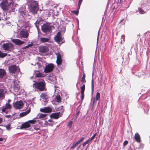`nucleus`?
I'll list each match as a JSON object with an SVG mask.
<instances>
[{
  "label": "nucleus",
  "instance_id": "5",
  "mask_svg": "<svg viewBox=\"0 0 150 150\" xmlns=\"http://www.w3.org/2000/svg\"><path fill=\"white\" fill-rule=\"evenodd\" d=\"M54 66L53 64L50 63L46 65L44 69V72L47 73L52 72L54 69Z\"/></svg>",
  "mask_w": 150,
  "mask_h": 150
},
{
  "label": "nucleus",
  "instance_id": "7",
  "mask_svg": "<svg viewBox=\"0 0 150 150\" xmlns=\"http://www.w3.org/2000/svg\"><path fill=\"white\" fill-rule=\"evenodd\" d=\"M51 28L49 25L44 24L41 26L42 30L45 33L49 32L51 30Z\"/></svg>",
  "mask_w": 150,
  "mask_h": 150
},
{
  "label": "nucleus",
  "instance_id": "20",
  "mask_svg": "<svg viewBox=\"0 0 150 150\" xmlns=\"http://www.w3.org/2000/svg\"><path fill=\"white\" fill-rule=\"evenodd\" d=\"M30 127V124L28 122H25L24 123L22 124L20 127L21 129H23L24 128H28Z\"/></svg>",
  "mask_w": 150,
  "mask_h": 150
},
{
  "label": "nucleus",
  "instance_id": "62",
  "mask_svg": "<svg viewBox=\"0 0 150 150\" xmlns=\"http://www.w3.org/2000/svg\"><path fill=\"white\" fill-rule=\"evenodd\" d=\"M129 150H132V149H129Z\"/></svg>",
  "mask_w": 150,
  "mask_h": 150
},
{
  "label": "nucleus",
  "instance_id": "41",
  "mask_svg": "<svg viewBox=\"0 0 150 150\" xmlns=\"http://www.w3.org/2000/svg\"><path fill=\"white\" fill-rule=\"evenodd\" d=\"M6 127L7 129L8 130H10L11 128V125L10 124H8L6 126Z\"/></svg>",
  "mask_w": 150,
  "mask_h": 150
},
{
  "label": "nucleus",
  "instance_id": "9",
  "mask_svg": "<svg viewBox=\"0 0 150 150\" xmlns=\"http://www.w3.org/2000/svg\"><path fill=\"white\" fill-rule=\"evenodd\" d=\"M18 69H19V71H20V69L19 67H17L16 65H11L9 66L8 67L9 72L13 74H15Z\"/></svg>",
  "mask_w": 150,
  "mask_h": 150
},
{
  "label": "nucleus",
  "instance_id": "21",
  "mask_svg": "<svg viewBox=\"0 0 150 150\" xmlns=\"http://www.w3.org/2000/svg\"><path fill=\"white\" fill-rule=\"evenodd\" d=\"M100 98V94L99 92H97L96 96V97H94L93 98V105H94L95 102L96 100H99Z\"/></svg>",
  "mask_w": 150,
  "mask_h": 150
},
{
  "label": "nucleus",
  "instance_id": "56",
  "mask_svg": "<svg viewBox=\"0 0 150 150\" xmlns=\"http://www.w3.org/2000/svg\"><path fill=\"white\" fill-rule=\"evenodd\" d=\"M11 101V100L10 99H9L8 100V103H8L9 104H9V103Z\"/></svg>",
  "mask_w": 150,
  "mask_h": 150
},
{
  "label": "nucleus",
  "instance_id": "47",
  "mask_svg": "<svg viewBox=\"0 0 150 150\" xmlns=\"http://www.w3.org/2000/svg\"><path fill=\"white\" fill-rule=\"evenodd\" d=\"M5 117L6 118H11L12 117V116L11 115H5Z\"/></svg>",
  "mask_w": 150,
  "mask_h": 150
},
{
  "label": "nucleus",
  "instance_id": "4",
  "mask_svg": "<svg viewBox=\"0 0 150 150\" xmlns=\"http://www.w3.org/2000/svg\"><path fill=\"white\" fill-rule=\"evenodd\" d=\"M2 47L3 50L6 51H7L8 52L12 51L14 47L13 44L11 42L4 43Z\"/></svg>",
  "mask_w": 150,
  "mask_h": 150
},
{
  "label": "nucleus",
  "instance_id": "2",
  "mask_svg": "<svg viewBox=\"0 0 150 150\" xmlns=\"http://www.w3.org/2000/svg\"><path fill=\"white\" fill-rule=\"evenodd\" d=\"M30 10L33 14L37 13L38 10V5L36 1H32L30 2L29 5Z\"/></svg>",
  "mask_w": 150,
  "mask_h": 150
},
{
  "label": "nucleus",
  "instance_id": "61",
  "mask_svg": "<svg viewBox=\"0 0 150 150\" xmlns=\"http://www.w3.org/2000/svg\"><path fill=\"white\" fill-rule=\"evenodd\" d=\"M122 0H120V2H121L122 1Z\"/></svg>",
  "mask_w": 150,
  "mask_h": 150
},
{
  "label": "nucleus",
  "instance_id": "39",
  "mask_svg": "<svg viewBox=\"0 0 150 150\" xmlns=\"http://www.w3.org/2000/svg\"><path fill=\"white\" fill-rule=\"evenodd\" d=\"M90 142L89 140V139H88L83 144V146H85L86 144H88L89 142Z\"/></svg>",
  "mask_w": 150,
  "mask_h": 150
},
{
  "label": "nucleus",
  "instance_id": "30",
  "mask_svg": "<svg viewBox=\"0 0 150 150\" xmlns=\"http://www.w3.org/2000/svg\"><path fill=\"white\" fill-rule=\"evenodd\" d=\"M86 78V74L84 73H83V75L81 79V82L83 83H86V81L85 79Z\"/></svg>",
  "mask_w": 150,
  "mask_h": 150
},
{
  "label": "nucleus",
  "instance_id": "45",
  "mask_svg": "<svg viewBox=\"0 0 150 150\" xmlns=\"http://www.w3.org/2000/svg\"><path fill=\"white\" fill-rule=\"evenodd\" d=\"M144 3L146 5H150V1H146Z\"/></svg>",
  "mask_w": 150,
  "mask_h": 150
},
{
  "label": "nucleus",
  "instance_id": "33",
  "mask_svg": "<svg viewBox=\"0 0 150 150\" xmlns=\"http://www.w3.org/2000/svg\"><path fill=\"white\" fill-rule=\"evenodd\" d=\"M57 109H58L57 110V111H59V110L61 111V112H60L61 113V114H62V115L63 114V112L64 111V109L63 108V106H62L61 107Z\"/></svg>",
  "mask_w": 150,
  "mask_h": 150
},
{
  "label": "nucleus",
  "instance_id": "59",
  "mask_svg": "<svg viewBox=\"0 0 150 150\" xmlns=\"http://www.w3.org/2000/svg\"><path fill=\"white\" fill-rule=\"evenodd\" d=\"M124 21V19H122L120 21V22L121 23V22H122V21Z\"/></svg>",
  "mask_w": 150,
  "mask_h": 150
},
{
  "label": "nucleus",
  "instance_id": "42",
  "mask_svg": "<svg viewBox=\"0 0 150 150\" xmlns=\"http://www.w3.org/2000/svg\"><path fill=\"white\" fill-rule=\"evenodd\" d=\"M72 12L75 15H77L79 13V11H72Z\"/></svg>",
  "mask_w": 150,
  "mask_h": 150
},
{
  "label": "nucleus",
  "instance_id": "27",
  "mask_svg": "<svg viewBox=\"0 0 150 150\" xmlns=\"http://www.w3.org/2000/svg\"><path fill=\"white\" fill-rule=\"evenodd\" d=\"M41 98L45 100H47L48 98V96L46 93H42L40 95Z\"/></svg>",
  "mask_w": 150,
  "mask_h": 150
},
{
  "label": "nucleus",
  "instance_id": "50",
  "mask_svg": "<svg viewBox=\"0 0 150 150\" xmlns=\"http://www.w3.org/2000/svg\"><path fill=\"white\" fill-rule=\"evenodd\" d=\"M29 48L28 47V45H27L26 46H25L23 48H22L23 49H25Z\"/></svg>",
  "mask_w": 150,
  "mask_h": 150
},
{
  "label": "nucleus",
  "instance_id": "19",
  "mask_svg": "<svg viewBox=\"0 0 150 150\" xmlns=\"http://www.w3.org/2000/svg\"><path fill=\"white\" fill-rule=\"evenodd\" d=\"M11 106L10 104L6 103L5 106L4 107L2 108L1 112H6L7 114L6 111L7 109H10L11 108Z\"/></svg>",
  "mask_w": 150,
  "mask_h": 150
},
{
  "label": "nucleus",
  "instance_id": "12",
  "mask_svg": "<svg viewBox=\"0 0 150 150\" xmlns=\"http://www.w3.org/2000/svg\"><path fill=\"white\" fill-rule=\"evenodd\" d=\"M54 39L55 41L58 42H59L63 40V39L60 31L57 33L56 36L54 37Z\"/></svg>",
  "mask_w": 150,
  "mask_h": 150
},
{
  "label": "nucleus",
  "instance_id": "6",
  "mask_svg": "<svg viewBox=\"0 0 150 150\" xmlns=\"http://www.w3.org/2000/svg\"><path fill=\"white\" fill-rule=\"evenodd\" d=\"M23 105L22 101L20 100L13 103V106L16 110L20 109L23 108Z\"/></svg>",
  "mask_w": 150,
  "mask_h": 150
},
{
  "label": "nucleus",
  "instance_id": "51",
  "mask_svg": "<svg viewBox=\"0 0 150 150\" xmlns=\"http://www.w3.org/2000/svg\"><path fill=\"white\" fill-rule=\"evenodd\" d=\"M3 122V119L1 118L0 117V124Z\"/></svg>",
  "mask_w": 150,
  "mask_h": 150
},
{
  "label": "nucleus",
  "instance_id": "60",
  "mask_svg": "<svg viewBox=\"0 0 150 150\" xmlns=\"http://www.w3.org/2000/svg\"><path fill=\"white\" fill-rule=\"evenodd\" d=\"M47 122V124H48L49 125H50V124H49V123H48L47 122Z\"/></svg>",
  "mask_w": 150,
  "mask_h": 150
},
{
  "label": "nucleus",
  "instance_id": "24",
  "mask_svg": "<svg viewBox=\"0 0 150 150\" xmlns=\"http://www.w3.org/2000/svg\"><path fill=\"white\" fill-rule=\"evenodd\" d=\"M6 74L5 71L2 69H0V78H3Z\"/></svg>",
  "mask_w": 150,
  "mask_h": 150
},
{
  "label": "nucleus",
  "instance_id": "55",
  "mask_svg": "<svg viewBox=\"0 0 150 150\" xmlns=\"http://www.w3.org/2000/svg\"><path fill=\"white\" fill-rule=\"evenodd\" d=\"M81 142L80 141V140H78L76 142L77 143V144H78L79 143H80Z\"/></svg>",
  "mask_w": 150,
  "mask_h": 150
},
{
  "label": "nucleus",
  "instance_id": "44",
  "mask_svg": "<svg viewBox=\"0 0 150 150\" xmlns=\"http://www.w3.org/2000/svg\"><path fill=\"white\" fill-rule=\"evenodd\" d=\"M128 142L127 141H125L123 143V146H125L126 145H127L128 144Z\"/></svg>",
  "mask_w": 150,
  "mask_h": 150
},
{
  "label": "nucleus",
  "instance_id": "29",
  "mask_svg": "<svg viewBox=\"0 0 150 150\" xmlns=\"http://www.w3.org/2000/svg\"><path fill=\"white\" fill-rule=\"evenodd\" d=\"M4 90L2 89H0V99L3 98L4 96Z\"/></svg>",
  "mask_w": 150,
  "mask_h": 150
},
{
  "label": "nucleus",
  "instance_id": "23",
  "mask_svg": "<svg viewBox=\"0 0 150 150\" xmlns=\"http://www.w3.org/2000/svg\"><path fill=\"white\" fill-rule=\"evenodd\" d=\"M20 86L17 82L14 81L13 88L14 90L16 91H18L20 88Z\"/></svg>",
  "mask_w": 150,
  "mask_h": 150
},
{
  "label": "nucleus",
  "instance_id": "43",
  "mask_svg": "<svg viewBox=\"0 0 150 150\" xmlns=\"http://www.w3.org/2000/svg\"><path fill=\"white\" fill-rule=\"evenodd\" d=\"M83 0H79L78 7L79 8Z\"/></svg>",
  "mask_w": 150,
  "mask_h": 150
},
{
  "label": "nucleus",
  "instance_id": "28",
  "mask_svg": "<svg viewBox=\"0 0 150 150\" xmlns=\"http://www.w3.org/2000/svg\"><path fill=\"white\" fill-rule=\"evenodd\" d=\"M55 100L57 102L60 103L62 101V99L60 95H59L56 96Z\"/></svg>",
  "mask_w": 150,
  "mask_h": 150
},
{
  "label": "nucleus",
  "instance_id": "54",
  "mask_svg": "<svg viewBox=\"0 0 150 150\" xmlns=\"http://www.w3.org/2000/svg\"><path fill=\"white\" fill-rule=\"evenodd\" d=\"M48 122H53V121L51 119H49L48 120Z\"/></svg>",
  "mask_w": 150,
  "mask_h": 150
},
{
  "label": "nucleus",
  "instance_id": "31",
  "mask_svg": "<svg viewBox=\"0 0 150 150\" xmlns=\"http://www.w3.org/2000/svg\"><path fill=\"white\" fill-rule=\"evenodd\" d=\"M49 40L47 38H40V41L42 42H48Z\"/></svg>",
  "mask_w": 150,
  "mask_h": 150
},
{
  "label": "nucleus",
  "instance_id": "37",
  "mask_svg": "<svg viewBox=\"0 0 150 150\" xmlns=\"http://www.w3.org/2000/svg\"><path fill=\"white\" fill-rule=\"evenodd\" d=\"M47 116V114H41L40 116L39 117L40 118H43L45 117H46Z\"/></svg>",
  "mask_w": 150,
  "mask_h": 150
},
{
  "label": "nucleus",
  "instance_id": "25",
  "mask_svg": "<svg viewBox=\"0 0 150 150\" xmlns=\"http://www.w3.org/2000/svg\"><path fill=\"white\" fill-rule=\"evenodd\" d=\"M42 21L43 20L42 18H39L37 19L35 23L36 27L38 29L39 27V26L38 25L40 24Z\"/></svg>",
  "mask_w": 150,
  "mask_h": 150
},
{
  "label": "nucleus",
  "instance_id": "8",
  "mask_svg": "<svg viewBox=\"0 0 150 150\" xmlns=\"http://www.w3.org/2000/svg\"><path fill=\"white\" fill-rule=\"evenodd\" d=\"M20 36L21 38H28L29 34L27 30L25 29H22L19 33Z\"/></svg>",
  "mask_w": 150,
  "mask_h": 150
},
{
  "label": "nucleus",
  "instance_id": "53",
  "mask_svg": "<svg viewBox=\"0 0 150 150\" xmlns=\"http://www.w3.org/2000/svg\"><path fill=\"white\" fill-rule=\"evenodd\" d=\"M34 129L36 130H38L40 129L38 128L35 127L34 128Z\"/></svg>",
  "mask_w": 150,
  "mask_h": 150
},
{
  "label": "nucleus",
  "instance_id": "48",
  "mask_svg": "<svg viewBox=\"0 0 150 150\" xmlns=\"http://www.w3.org/2000/svg\"><path fill=\"white\" fill-rule=\"evenodd\" d=\"M79 112H80V110H78V111H77V112H76V115L77 116H78L79 113Z\"/></svg>",
  "mask_w": 150,
  "mask_h": 150
},
{
  "label": "nucleus",
  "instance_id": "11",
  "mask_svg": "<svg viewBox=\"0 0 150 150\" xmlns=\"http://www.w3.org/2000/svg\"><path fill=\"white\" fill-rule=\"evenodd\" d=\"M56 54L57 55L56 63L58 65H60L62 63V55L59 53H56Z\"/></svg>",
  "mask_w": 150,
  "mask_h": 150
},
{
  "label": "nucleus",
  "instance_id": "52",
  "mask_svg": "<svg viewBox=\"0 0 150 150\" xmlns=\"http://www.w3.org/2000/svg\"><path fill=\"white\" fill-rule=\"evenodd\" d=\"M84 139V137H82L81 138V139H80V140L82 142L83 141Z\"/></svg>",
  "mask_w": 150,
  "mask_h": 150
},
{
  "label": "nucleus",
  "instance_id": "15",
  "mask_svg": "<svg viewBox=\"0 0 150 150\" xmlns=\"http://www.w3.org/2000/svg\"><path fill=\"white\" fill-rule=\"evenodd\" d=\"M85 89V84H83V85L81 87V100L82 101L84 97V91Z\"/></svg>",
  "mask_w": 150,
  "mask_h": 150
},
{
  "label": "nucleus",
  "instance_id": "18",
  "mask_svg": "<svg viewBox=\"0 0 150 150\" xmlns=\"http://www.w3.org/2000/svg\"><path fill=\"white\" fill-rule=\"evenodd\" d=\"M49 50L47 47L45 46L40 47H39L40 52L42 53H45L48 51Z\"/></svg>",
  "mask_w": 150,
  "mask_h": 150
},
{
  "label": "nucleus",
  "instance_id": "16",
  "mask_svg": "<svg viewBox=\"0 0 150 150\" xmlns=\"http://www.w3.org/2000/svg\"><path fill=\"white\" fill-rule=\"evenodd\" d=\"M52 110L51 108L49 107H44L40 109V111L44 113H50L52 112Z\"/></svg>",
  "mask_w": 150,
  "mask_h": 150
},
{
  "label": "nucleus",
  "instance_id": "22",
  "mask_svg": "<svg viewBox=\"0 0 150 150\" xmlns=\"http://www.w3.org/2000/svg\"><path fill=\"white\" fill-rule=\"evenodd\" d=\"M134 137L136 141L138 143H140L141 142V137L138 133L137 132L135 134Z\"/></svg>",
  "mask_w": 150,
  "mask_h": 150
},
{
  "label": "nucleus",
  "instance_id": "26",
  "mask_svg": "<svg viewBox=\"0 0 150 150\" xmlns=\"http://www.w3.org/2000/svg\"><path fill=\"white\" fill-rule=\"evenodd\" d=\"M30 110L29 109L27 111L21 113L19 115L21 117H23L26 116L30 113Z\"/></svg>",
  "mask_w": 150,
  "mask_h": 150
},
{
  "label": "nucleus",
  "instance_id": "36",
  "mask_svg": "<svg viewBox=\"0 0 150 150\" xmlns=\"http://www.w3.org/2000/svg\"><path fill=\"white\" fill-rule=\"evenodd\" d=\"M94 81L92 79L91 81V88H92V93L93 92L94 90Z\"/></svg>",
  "mask_w": 150,
  "mask_h": 150
},
{
  "label": "nucleus",
  "instance_id": "46",
  "mask_svg": "<svg viewBox=\"0 0 150 150\" xmlns=\"http://www.w3.org/2000/svg\"><path fill=\"white\" fill-rule=\"evenodd\" d=\"M95 137V136H94L93 135V136L91 137V138L88 139L90 141V142Z\"/></svg>",
  "mask_w": 150,
  "mask_h": 150
},
{
  "label": "nucleus",
  "instance_id": "10",
  "mask_svg": "<svg viewBox=\"0 0 150 150\" xmlns=\"http://www.w3.org/2000/svg\"><path fill=\"white\" fill-rule=\"evenodd\" d=\"M62 114H61L60 112H54L50 116V117L51 118H53L55 119H58L59 117H62Z\"/></svg>",
  "mask_w": 150,
  "mask_h": 150
},
{
  "label": "nucleus",
  "instance_id": "57",
  "mask_svg": "<svg viewBox=\"0 0 150 150\" xmlns=\"http://www.w3.org/2000/svg\"><path fill=\"white\" fill-rule=\"evenodd\" d=\"M3 140V139L2 138H0V141H2Z\"/></svg>",
  "mask_w": 150,
  "mask_h": 150
},
{
  "label": "nucleus",
  "instance_id": "49",
  "mask_svg": "<svg viewBox=\"0 0 150 150\" xmlns=\"http://www.w3.org/2000/svg\"><path fill=\"white\" fill-rule=\"evenodd\" d=\"M28 45V47H29L32 46L33 45V44H29Z\"/></svg>",
  "mask_w": 150,
  "mask_h": 150
},
{
  "label": "nucleus",
  "instance_id": "17",
  "mask_svg": "<svg viewBox=\"0 0 150 150\" xmlns=\"http://www.w3.org/2000/svg\"><path fill=\"white\" fill-rule=\"evenodd\" d=\"M35 77L36 78L44 77L45 76L43 73L40 72L39 70H35Z\"/></svg>",
  "mask_w": 150,
  "mask_h": 150
},
{
  "label": "nucleus",
  "instance_id": "1",
  "mask_svg": "<svg viewBox=\"0 0 150 150\" xmlns=\"http://www.w3.org/2000/svg\"><path fill=\"white\" fill-rule=\"evenodd\" d=\"M33 86L36 89L40 91H46V83L43 80L42 81H36L33 84Z\"/></svg>",
  "mask_w": 150,
  "mask_h": 150
},
{
  "label": "nucleus",
  "instance_id": "38",
  "mask_svg": "<svg viewBox=\"0 0 150 150\" xmlns=\"http://www.w3.org/2000/svg\"><path fill=\"white\" fill-rule=\"evenodd\" d=\"M78 145V144L77 143V142L74 143L73 146L71 147V148L72 149H74Z\"/></svg>",
  "mask_w": 150,
  "mask_h": 150
},
{
  "label": "nucleus",
  "instance_id": "40",
  "mask_svg": "<svg viewBox=\"0 0 150 150\" xmlns=\"http://www.w3.org/2000/svg\"><path fill=\"white\" fill-rule=\"evenodd\" d=\"M121 39H122L121 40V42L122 43V41H123L124 42L125 41V35H122Z\"/></svg>",
  "mask_w": 150,
  "mask_h": 150
},
{
  "label": "nucleus",
  "instance_id": "14",
  "mask_svg": "<svg viewBox=\"0 0 150 150\" xmlns=\"http://www.w3.org/2000/svg\"><path fill=\"white\" fill-rule=\"evenodd\" d=\"M115 49L116 52H120L121 53L123 50H124L125 49V48L123 47L122 44L119 45H117L115 46Z\"/></svg>",
  "mask_w": 150,
  "mask_h": 150
},
{
  "label": "nucleus",
  "instance_id": "13",
  "mask_svg": "<svg viewBox=\"0 0 150 150\" xmlns=\"http://www.w3.org/2000/svg\"><path fill=\"white\" fill-rule=\"evenodd\" d=\"M11 41L16 45H21L23 44L25 42L18 39H13Z\"/></svg>",
  "mask_w": 150,
  "mask_h": 150
},
{
  "label": "nucleus",
  "instance_id": "58",
  "mask_svg": "<svg viewBox=\"0 0 150 150\" xmlns=\"http://www.w3.org/2000/svg\"><path fill=\"white\" fill-rule=\"evenodd\" d=\"M97 133H95V134L93 135H94V136H95V137H96V136L97 135Z\"/></svg>",
  "mask_w": 150,
  "mask_h": 150
},
{
  "label": "nucleus",
  "instance_id": "34",
  "mask_svg": "<svg viewBox=\"0 0 150 150\" xmlns=\"http://www.w3.org/2000/svg\"><path fill=\"white\" fill-rule=\"evenodd\" d=\"M138 11L139 13L141 14H144L146 13V12L142 8L139 7L138 8Z\"/></svg>",
  "mask_w": 150,
  "mask_h": 150
},
{
  "label": "nucleus",
  "instance_id": "35",
  "mask_svg": "<svg viewBox=\"0 0 150 150\" xmlns=\"http://www.w3.org/2000/svg\"><path fill=\"white\" fill-rule=\"evenodd\" d=\"M28 122L29 123V124L30 123L34 124L36 122V121L35 120V118H34L33 120H29Z\"/></svg>",
  "mask_w": 150,
  "mask_h": 150
},
{
  "label": "nucleus",
  "instance_id": "3",
  "mask_svg": "<svg viewBox=\"0 0 150 150\" xmlns=\"http://www.w3.org/2000/svg\"><path fill=\"white\" fill-rule=\"evenodd\" d=\"M11 2H8L7 0L2 1L0 3V6L4 11H8L10 8Z\"/></svg>",
  "mask_w": 150,
  "mask_h": 150
},
{
  "label": "nucleus",
  "instance_id": "32",
  "mask_svg": "<svg viewBox=\"0 0 150 150\" xmlns=\"http://www.w3.org/2000/svg\"><path fill=\"white\" fill-rule=\"evenodd\" d=\"M8 54L6 53H5L0 51V57L3 58L7 56Z\"/></svg>",
  "mask_w": 150,
  "mask_h": 150
}]
</instances>
